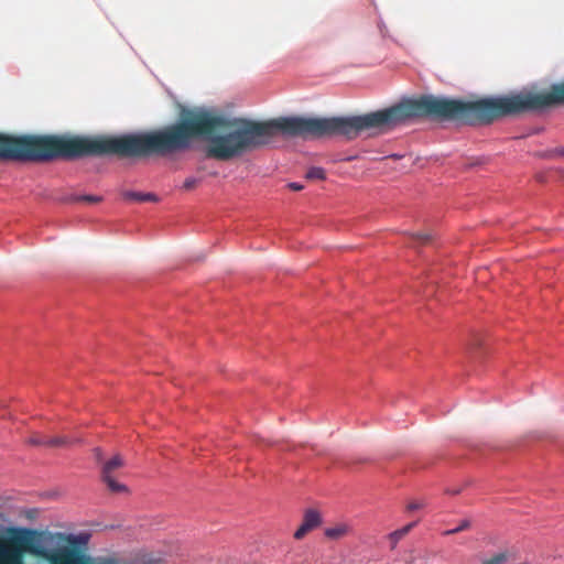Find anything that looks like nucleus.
I'll use <instances>...</instances> for the list:
<instances>
[{
	"label": "nucleus",
	"mask_w": 564,
	"mask_h": 564,
	"mask_svg": "<svg viewBox=\"0 0 564 564\" xmlns=\"http://www.w3.org/2000/svg\"><path fill=\"white\" fill-rule=\"evenodd\" d=\"M29 444L31 445H46V441L40 438V437H31L29 440Z\"/></svg>",
	"instance_id": "obj_20"
},
{
	"label": "nucleus",
	"mask_w": 564,
	"mask_h": 564,
	"mask_svg": "<svg viewBox=\"0 0 564 564\" xmlns=\"http://www.w3.org/2000/svg\"><path fill=\"white\" fill-rule=\"evenodd\" d=\"M322 523V517L318 511L310 509L304 513L303 522L299 529L294 532V538L300 540L308 531L317 528Z\"/></svg>",
	"instance_id": "obj_7"
},
{
	"label": "nucleus",
	"mask_w": 564,
	"mask_h": 564,
	"mask_svg": "<svg viewBox=\"0 0 564 564\" xmlns=\"http://www.w3.org/2000/svg\"><path fill=\"white\" fill-rule=\"evenodd\" d=\"M83 199H86L88 202H99L100 197H98V196H84Z\"/></svg>",
	"instance_id": "obj_23"
},
{
	"label": "nucleus",
	"mask_w": 564,
	"mask_h": 564,
	"mask_svg": "<svg viewBox=\"0 0 564 564\" xmlns=\"http://www.w3.org/2000/svg\"><path fill=\"white\" fill-rule=\"evenodd\" d=\"M93 453H94L95 458H96L97 462H99V463L102 462L104 455H102V451H101L100 447H95L93 449Z\"/></svg>",
	"instance_id": "obj_19"
},
{
	"label": "nucleus",
	"mask_w": 564,
	"mask_h": 564,
	"mask_svg": "<svg viewBox=\"0 0 564 564\" xmlns=\"http://www.w3.org/2000/svg\"><path fill=\"white\" fill-rule=\"evenodd\" d=\"M564 102V80L549 86H533L517 93L495 97L454 99L426 95L398 104L401 121L420 116L457 119L467 122L490 121L500 116L536 110Z\"/></svg>",
	"instance_id": "obj_2"
},
{
	"label": "nucleus",
	"mask_w": 564,
	"mask_h": 564,
	"mask_svg": "<svg viewBox=\"0 0 564 564\" xmlns=\"http://www.w3.org/2000/svg\"><path fill=\"white\" fill-rule=\"evenodd\" d=\"M469 525H470L469 520H467V519L462 520L459 525H456V528L445 531L444 534L445 535H449V534H454V533L460 532V531L469 528Z\"/></svg>",
	"instance_id": "obj_14"
},
{
	"label": "nucleus",
	"mask_w": 564,
	"mask_h": 564,
	"mask_svg": "<svg viewBox=\"0 0 564 564\" xmlns=\"http://www.w3.org/2000/svg\"><path fill=\"white\" fill-rule=\"evenodd\" d=\"M341 134L348 138L356 137L355 124L352 117L346 118H323V137Z\"/></svg>",
	"instance_id": "obj_6"
},
{
	"label": "nucleus",
	"mask_w": 564,
	"mask_h": 564,
	"mask_svg": "<svg viewBox=\"0 0 564 564\" xmlns=\"http://www.w3.org/2000/svg\"><path fill=\"white\" fill-rule=\"evenodd\" d=\"M117 137H115L116 139ZM109 139L106 144L99 140L73 134H45L13 137L2 133V159L21 161H48L55 158H76L102 152L116 151Z\"/></svg>",
	"instance_id": "obj_3"
},
{
	"label": "nucleus",
	"mask_w": 564,
	"mask_h": 564,
	"mask_svg": "<svg viewBox=\"0 0 564 564\" xmlns=\"http://www.w3.org/2000/svg\"><path fill=\"white\" fill-rule=\"evenodd\" d=\"M61 496H62V492L59 490H57V489L48 490V491H45L43 494L44 498H47V499H51V500L58 499Z\"/></svg>",
	"instance_id": "obj_16"
},
{
	"label": "nucleus",
	"mask_w": 564,
	"mask_h": 564,
	"mask_svg": "<svg viewBox=\"0 0 564 564\" xmlns=\"http://www.w3.org/2000/svg\"><path fill=\"white\" fill-rule=\"evenodd\" d=\"M415 525V523H410L405 527H403L402 529L400 530H397L392 533H390V539L393 541V547L395 546V544L398 543V541L403 536L405 535Z\"/></svg>",
	"instance_id": "obj_12"
},
{
	"label": "nucleus",
	"mask_w": 564,
	"mask_h": 564,
	"mask_svg": "<svg viewBox=\"0 0 564 564\" xmlns=\"http://www.w3.org/2000/svg\"><path fill=\"white\" fill-rule=\"evenodd\" d=\"M306 177L310 180H324L325 171L323 167L313 166V167L308 169V171L306 172Z\"/></svg>",
	"instance_id": "obj_13"
},
{
	"label": "nucleus",
	"mask_w": 564,
	"mask_h": 564,
	"mask_svg": "<svg viewBox=\"0 0 564 564\" xmlns=\"http://www.w3.org/2000/svg\"><path fill=\"white\" fill-rule=\"evenodd\" d=\"M411 237L420 239V240H429L432 238V232H416V234H409Z\"/></svg>",
	"instance_id": "obj_18"
},
{
	"label": "nucleus",
	"mask_w": 564,
	"mask_h": 564,
	"mask_svg": "<svg viewBox=\"0 0 564 564\" xmlns=\"http://www.w3.org/2000/svg\"><path fill=\"white\" fill-rule=\"evenodd\" d=\"M424 507V502H411L408 506V509L410 511H415Z\"/></svg>",
	"instance_id": "obj_21"
},
{
	"label": "nucleus",
	"mask_w": 564,
	"mask_h": 564,
	"mask_svg": "<svg viewBox=\"0 0 564 564\" xmlns=\"http://www.w3.org/2000/svg\"><path fill=\"white\" fill-rule=\"evenodd\" d=\"M288 187L293 191H302L304 188V185L297 182H291L288 184Z\"/></svg>",
	"instance_id": "obj_22"
},
{
	"label": "nucleus",
	"mask_w": 564,
	"mask_h": 564,
	"mask_svg": "<svg viewBox=\"0 0 564 564\" xmlns=\"http://www.w3.org/2000/svg\"><path fill=\"white\" fill-rule=\"evenodd\" d=\"M276 127L286 137H323V118L286 117Z\"/></svg>",
	"instance_id": "obj_5"
},
{
	"label": "nucleus",
	"mask_w": 564,
	"mask_h": 564,
	"mask_svg": "<svg viewBox=\"0 0 564 564\" xmlns=\"http://www.w3.org/2000/svg\"><path fill=\"white\" fill-rule=\"evenodd\" d=\"M350 531H351V527L346 522H341V523L335 524L332 528H327L325 530V535L329 539L338 540V539L347 535Z\"/></svg>",
	"instance_id": "obj_8"
},
{
	"label": "nucleus",
	"mask_w": 564,
	"mask_h": 564,
	"mask_svg": "<svg viewBox=\"0 0 564 564\" xmlns=\"http://www.w3.org/2000/svg\"><path fill=\"white\" fill-rule=\"evenodd\" d=\"M198 180L196 177L189 176L185 178L183 187L185 189H191L197 184Z\"/></svg>",
	"instance_id": "obj_17"
},
{
	"label": "nucleus",
	"mask_w": 564,
	"mask_h": 564,
	"mask_svg": "<svg viewBox=\"0 0 564 564\" xmlns=\"http://www.w3.org/2000/svg\"><path fill=\"white\" fill-rule=\"evenodd\" d=\"M68 444V440L66 437H52L46 441L47 446H62Z\"/></svg>",
	"instance_id": "obj_15"
},
{
	"label": "nucleus",
	"mask_w": 564,
	"mask_h": 564,
	"mask_svg": "<svg viewBox=\"0 0 564 564\" xmlns=\"http://www.w3.org/2000/svg\"><path fill=\"white\" fill-rule=\"evenodd\" d=\"M102 480L106 482L107 487L117 494H127L129 491L128 487L124 484L117 481L112 474L101 475Z\"/></svg>",
	"instance_id": "obj_9"
},
{
	"label": "nucleus",
	"mask_w": 564,
	"mask_h": 564,
	"mask_svg": "<svg viewBox=\"0 0 564 564\" xmlns=\"http://www.w3.org/2000/svg\"><path fill=\"white\" fill-rule=\"evenodd\" d=\"M273 127L243 117L225 118L215 108L181 106L180 120L152 132L118 135L111 147L124 155L169 154L203 142L207 155L230 160L270 141Z\"/></svg>",
	"instance_id": "obj_1"
},
{
	"label": "nucleus",
	"mask_w": 564,
	"mask_h": 564,
	"mask_svg": "<svg viewBox=\"0 0 564 564\" xmlns=\"http://www.w3.org/2000/svg\"><path fill=\"white\" fill-rule=\"evenodd\" d=\"M122 195L126 199H130V200H138V202H145V200L156 202L158 200V197L152 193H140V192L127 191V192H123Z\"/></svg>",
	"instance_id": "obj_10"
},
{
	"label": "nucleus",
	"mask_w": 564,
	"mask_h": 564,
	"mask_svg": "<svg viewBox=\"0 0 564 564\" xmlns=\"http://www.w3.org/2000/svg\"><path fill=\"white\" fill-rule=\"evenodd\" d=\"M459 492H460V488H454V489L448 490V494H452V495H457Z\"/></svg>",
	"instance_id": "obj_24"
},
{
	"label": "nucleus",
	"mask_w": 564,
	"mask_h": 564,
	"mask_svg": "<svg viewBox=\"0 0 564 564\" xmlns=\"http://www.w3.org/2000/svg\"><path fill=\"white\" fill-rule=\"evenodd\" d=\"M401 110L402 107L394 105L381 111L352 117L357 135L365 131L383 132L402 123Z\"/></svg>",
	"instance_id": "obj_4"
},
{
	"label": "nucleus",
	"mask_w": 564,
	"mask_h": 564,
	"mask_svg": "<svg viewBox=\"0 0 564 564\" xmlns=\"http://www.w3.org/2000/svg\"><path fill=\"white\" fill-rule=\"evenodd\" d=\"M555 153L564 156V148L557 150Z\"/></svg>",
	"instance_id": "obj_26"
},
{
	"label": "nucleus",
	"mask_w": 564,
	"mask_h": 564,
	"mask_svg": "<svg viewBox=\"0 0 564 564\" xmlns=\"http://www.w3.org/2000/svg\"><path fill=\"white\" fill-rule=\"evenodd\" d=\"M502 560L498 558V560H495V561H490L486 564H500Z\"/></svg>",
	"instance_id": "obj_25"
},
{
	"label": "nucleus",
	"mask_w": 564,
	"mask_h": 564,
	"mask_svg": "<svg viewBox=\"0 0 564 564\" xmlns=\"http://www.w3.org/2000/svg\"><path fill=\"white\" fill-rule=\"evenodd\" d=\"M124 464L122 457L118 454L113 455L108 462L104 463L101 475L112 474L115 468L122 467Z\"/></svg>",
	"instance_id": "obj_11"
}]
</instances>
